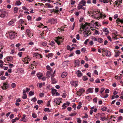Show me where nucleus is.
I'll list each match as a JSON object with an SVG mask.
<instances>
[{
  "label": "nucleus",
  "mask_w": 123,
  "mask_h": 123,
  "mask_svg": "<svg viewBox=\"0 0 123 123\" xmlns=\"http://www.w3.org/2000/svg\"><path fill=\"white\" fill-rule=\"evenodd\" d=\"M94 25H95L96 26H98V23L97 22H95V23L93 22H91L87 24V25H83L82 24L81 26H80V31H82V29H86V28H91L92 27L94 26Z\"/></svg>",
  "instance_id": "nucleus-1"
},
{
  "label": "nucleus",
  "mask_w": 123,
  "mask_h": 123,
  "mask_svg": "<svg viewBox=\"0 0 123 123\" xmlns=\"http://www.w3.org/2000/svg\"><path fill=\"white\" fill-rule=\"evenodd\" d=\"M55 70L54 72L53 73V70L52 69L51 70V72L50 71H47V72L46 75L48 77H51V78H54V77L55 75Z\"/></svg>",
  "instance_id": "nucleus-2"
},
{
  "label": "nucleus",
  "mask_w": 123,
  "mask_h": 123,
  "mask_svg": "<svg viewBox=\"0 0 123 123\" xmlns=\"http://www.w3.org/2000/svg\"><path fill=\"white\" fill-rule=\"evenodd\" d=\"M9 37L11 39H14L16 37V33L13 31H11L9 32Z\"/></svg>",
  "instance_id": "nucleus-3"
},
{
  "label": "nucleus",
  "mask_w": 123,
  "mask_h": 123,
  "mask_svg": "<svg viewBox=\"0 0 123 123\" xmlns=\"http://www.w3.org/2000/svg\"><path fill=\"white\" fill-rule=\"evenodd\" d=\"M63 40L62 37H58L55 38V41L58 45L60 44L61 42Z\"/></svg>",
  "instance_id": "nucleus-4"
},
{
  "label": "nucleus",
  "mask_w": 123,
  "mask_h": 123,
  "mask_svg": "<svg viewBox=\"0 0 123 123\" xmlns=\"http://www.w3.org/2000/svg\"><path fill=\"white\" fill-rule=\"evenodd\" d=\"M112 36V38L117 39L120 38V36L117 34V32H115L113 33Z\"/></svg>",
  "instance_id": "nucleus-5"
},
{
  "label": "nucleus",
  "mask_w": 123,
  "mask_h": 123,
  "mask_svg": "<svg viewBox=\"0 0 123 123\" xmlns=\"http://www.w3.org/2000/svg\"><path fill=\"white\" fill-rule=\"evenodd\" d=\"M31 60V58H29L27 57L23 59L22 61H23L25 64H28Z\"/></svg>",
  "instance_id": "nucleus-6"
},
{
  "label": "nucleus",
  "mask_w": 123,
  "mask_h": 123,
  "mask_svg": "<svg viewBox=\"0 0 123 123\" xmlns=\"http://www.w3.org/2000/svg\"><path fill=\"white\" fill-rule=\"evenodd\" d=\"M85 91V90L83 88H81L79 89V91L77 92V94L79 96H80L83 94Z\"/></svg>",
  "instance_id": "nucleus-7"
},
{
  "label": "nucleus",
  "mask_w": 123,
  "mask_h": 123,
  "mask_svg": "<svg viewBox=\"0 0 123 123\" xmlns=\"http://www.w3.org/2000/svg\"><path fill=\"white\" fill-rule=\"evenodd\" d=\"M102 52H104V54L107 56L109 57L111 56V53L108 50H105L103 49H102Z\"/></svg>",
  "instance_id": "nucleus-8"
},
{
  "label": "nucleus",
  "mask_w": 123,
  "mask_h": 123,
  "mask_svg": "<svg viewBox=\"0 0 123 123\" xmlns=\"http://www.w3.org/2000/svg\"><path fill=\"white\" fill-rule=\"evenodd\" d=\"M62 98H58L54 99V102L58 105H59L60 103H61Z\"/></svg>",
  "instance_id": "nucleus-9"
},
{
  "label": "nucleus",
  "mask_w": 123,
  "mask_h": 123,
  "mask_svg": "<svg viewBox=\"0 0 123 123\" xmlns=\"http://www.w3.org/2000/svg\"><path fill=\"white\" fill-rule=\"evenodd\" d=\"M94 88H89L88 89L86 90V94H88L90 93H92L93 92Z\"/></svg>",
  "instance_id": "nucleus-10"
},
{
  "label": "nucleus",
  "mask_w": 123,
  "mask_h": 123,
  "mask_svg": "<svg viewBox=\"0 0 123 123\" xmlns=\"http://www.w3.org/2000/svg\"><path fill=\"white\" fill-rule=\"evenodd\" d=\"M48 21L50 23L56 24L57 23V20L54 18L49 19Z\"/></svg>",
  "instance_id": "nucleus-11"
},
{
  "label": "nucleus",
  "mask_w": 123,
  "mask_h": 123,
  "mask_svg": "<svg viewBox=\"0 0 123 123\" xmlns=\"http://www.w3.org/2000/svg\"><path fill=\"white\" fill-rule=\"evenodd\" d=\"M91 34V32L89 31V30H86L84 32V36L85 37H87Z\"/></svg>",
  "instance_id": "nucleus-12"
},
{
  "label": "nucleus",
  "mask_w": 123,
  "mask_h": 123,
  "mask_svg": "<svg viewBox=\"0 0 123 123\" xmlns=\"http://www.w3.org/2000/svg\"><path fill=\"white\" fill-rule=\"evenodd\" d=\"M75 74L79 77H80L83 75L82 73L80 70H78L76 71Z\"/></svg>",
  "instance_id": "nucleus-13"
},
{
  "label": "nucleus",
  "mask_w": 123,
  "mask_h": 123,
  "mask_svg": "<svg viewBox=\"0 0 123 123\" xmlns=\"http://www.w3.org/2000/svg\"><path fill=\"white\" fill-rule=\"evenodd\" d=\"M80 61L79 59L76 60L74 62V65L75 67H78L80 65Z\"/></svg>",
  "instance_id": "nucleus-14"
},
{
  "label": "nucleus",
  "mask_w": 123,
  "mask_h": 123,
  "mask_svg": "<svg viewBox=\"0 0 123 123\" xmlns=\"http://www.w3.org/2000/svg\"><path fill=\"white\" fill-rule=\"evenodd\" d=\"M114 51L115 52V54L114 56L116 57H118L120 54V52L119 50H117L114 49Z\"/></svg>",
  "instance_id": "nucleus-15"
},
{
  "label": "nucleus",
  "mask_w": 123,
  "mask_h": 123,
  "mask_svg": "<svg viewBox=\"0 0 123 123\" xmlns=\"http://www.w3.org/2000/svg\"><path fill=\"white\" fill-rule=\"evenodd\" d=\"M78 81H72L71 82V84L72 86H74L75 87H76L78 86Z\"/></svg>",
  "instance_id": "nucleus-16"
},
{
  "label": "nucleus",
  "mask_w": 123,
  "mask_h": 123,
  "mask_svg": "<svg viewBox=\"0 0 123 123\" xmlns=\"http://www.w3.org/2000/svg\"><path fill=\"white\" fill-rule=\"evenodd\" d=\"M83 5L80 4V3H79L78 5L77 8L79 10H80V9H82L83 10H85L86 9V8L85 7H83Z\"/></svg>",
  "instance_id": "nucleus-17"
},
{
  "label": "nucleus",
  "mask_w": 123,
  "mask_h": 123,
  "mask_svg": "<svg viewBox=\"0 0 123 123\" xmlns=\"http://www.w3.org/2000/svg\"><path fill=\"white\" fill-rule=\"evenodd\" d=\"M6 12L4 11H2L1 13H0V17L3 18L5 17L6 15Z\"/></svg>",
  "instance_id": "nucleus-18"
},
{
  "label": "nucleus",
  "mask_w": 123,
  "mask_h": 123,
  "mask_svg": "<svg viewBox=\"0 0 123 123\" xmlns=\"http://www.w3.org/2000/svg\"><path fill=\"white\" fill-rule=\"evenodd\" d=\"M103 31L105 33V34L106 35H108L109 33L108 29L107 28L103 29Z\"/></svg>",
  "instance_id": "nucleus-19"
},
{
  "label": "nucleus",
  "mask_w": 123,
  "mask_h": 123,
  "mask_svg": "<svg viewBox=\"0 0 123 123\" xmlns=\"http://www.w3.org/2000/svg\"><path fill=\"white\" fill-rule=\"evenodd\" d=\"M23 95L22 97V98L23 99H26L27 98V96L26 95V94L25 92V90H23Z\"/></svg>",
  "instance_id": "nucleus-20"
},
{
  "label": "nucleus",
  "mask_w": 123,
  "mask_h": 123,
  "mask_svg": "<svg viewBox=\"0 0 123 123\" xmlns=\"http://www.w3.org/2000/svg\"><path fill=\"white\" fill-rule=\"evenodd\" d=\"M6 59L8 62H11L13 59V57L12 56H9L6 57Z\"/></svg>",
  "instance_id": "nucleus-21"
},
{
  "label": "nucleus",
  "mask_w": 123,
  "mask_h": 123,
  "mask_svg": "<svg viewBox=\"0 0 123 123\" xmlns=\"http://www.w3.org/2000/svg\"><path fill=\"white\" fill-rule=\"evenodd\" d=\"M37 75L38 79L40 80L41 79V77L43 76V74L42 73L39 72L37 74Z\"/></svg>",
  "instance_id": "nucleus-22"
},
{
  "label": "nucleus",
  "mask_w": 123,
  "mask_h": 123,
  "mask_svg": "<svg viewBox=\"0 0 123 123\" xmlns=\"http://www.w3.org/2000/svg\"><path fill=\"white\" fill-rule=\"evenodd\" d=\"M68 75V73L66 72H63L61 75V77L62 78L65 77Z\"/></svg>",
  "instance_id": "nucleus-23"
},
{
  "label": "nucleus",
  "mask_w": 123,
  "mask_h": 123,
  "mask_svg": "<svg viewBox=\"0 0 123 123\" xmlns=\"http://www.w3.org/2000/svg\"><path fill=\"white\" fill-rule=\"evenodd\" d=\"M45 85V83L44 82H43V83H38L37 84V86H38L39 87L41 88L43 86H44Z\"/></svg>",
  "instance_id": "nucleus-24"
},
{
  "label": "nucleus",
  "mask_w": 123,
  "mask_h": 123,
  "mask_svg": "<svg viewBox=\"0 0 123 123\" xmlns=\"http://www.w3.org/2000/svg\"><path fill=\"white\" fill-rule=\"evenodd\" d=\"M22 3L20 0H17L15 2V6H19Z\"/></svg>",
  "instance_id": "nucleus-25"
},
{
  "label": "nucleus",
  "mask_w": 123,
  "mask_h": 123,
  "mask_svg": "<svg viewBox=\"0 0 123 123\" xmlns=\"http://www.w3.org/2000/svg\"><path fill=\"white\" fill-rule=\"evenodd\" d=\"M79 3H80V4L83 5V6H85L86 2L85 0H82Z\"/></svg>",
  "instance_id": "nucleus-26"
},
{
  "label": "nucleus",
  "mask_w": 123,
  "mask_h": 123,
  "mask_svg": "<svg viewBox=\"0 0 123 123\" xmlns=\"http://www.w3.org/2000/svg\"><path fill=\"white\" fill-rule=\"evenodd\" d=\"M15 20H11L10 21H9L8 23V25H10L13 24L15 22Z\"/></svg>",
  "instance_id": "nucleus-27"
},
{
  "label": "nucleus",
  "mask_w": 123,
  "mask_h": 123,
  "mask_svg": "<svg viewBox=\"0 0 123 123\" xmlns=\"http://www.w3.org/2000/svg\"><path fill=\"white\" fill-rule=\"evenodd\" d=\"M3 84V86L1 87V88L3 89L4 90L8 88V87L6 86V83H4Z\"/></svg>",
  "instance_id": "nucleus-28"
},
{
  "label": "nucleus",
  "mask_w": 123,
  "mask_h": 123,
  "mask_svg": "<svg viewBox=\"0 0 123 123\" xmlns=\"http://www.w3.org/2000/svg\"><path fill=\"white\" fill-rule=\"evenodd\" d=\"M26 117V115H24L21 118V121H23L24 122H25L26 121V120L25 119V118Z\"/></svg>",
  "instance_id": "nucleus-29"
},
{
  "label": "nucleus",
  "mask_w": 123,
  "mask_h": 123,
  "mask_svg": "<svg viewBox=\"0 0 123 123\" xmlns=\"http://www.w3.org/2000/svg\"><path fill=\"white\" fill-rule=\"evenodd\" d=\"M33 62L34 63V64L31 63V65H30L29 66V67L30 68L33 69L34 68V67H32V66L33 65L34 66H36L37 65V63L35 61H34Z\"/></svg>",
  "instance_id": "nucleus-30"
},
{
  "label": "nucleus",
  "mask_w": 123,
  "mask_h": 123,
  "mask_svg": "<svg viewBox=\"0 0 123 123\" xmlns=\"http://www.w3.org/2000/svg\"><path fill=\"white\" fill-rule=\"evenodd\" d=\"M37 27H38L42 28H43L46 27V26H44L43 24L41 23H40L37 26Z\"/></svg>",
  "instance_id": "nucleus-31"
},
{
  "label": "nucleus",
  "mask_w": 123,
  "mask_h": 123,
  "mask_svg": "<svg viewBox=\"0 0 123 123\" xmlns=\"http://www.w3.org/2000/svg\"><path fill=\"white\" fill-rule=\"evenodd\" d=\"M45 5L47 6V7L53 8V6L52 5H51V4L49 3H46Z\"/></svg>",
  "instance_id": "nucleus-32"
},
{
  "label": "nucleus",
  "mask_w": 123,
  "mask_h": 123,
  "mask_svg": "<svg viewBox=\"0 0 123 123\" xmlns=\"http://www.w3.org/2000/svg\"><path fill=\"white\" fill-rule=\"evenodd\" d=\"M44 31H42V33L40 34L39 35V37L41 39H43L44 38Z\"/></svg>",
  "instance_id": "nucleus-33"
},
{
  "label": "nucleus",
  "mask_w": 123,
  "mask_h": 123,
  "mask_svg": "<svg viewBox=\"0 0 123 123\" xmlns=\"http://www.w3.org/2000/svg\"><path fill=\"white\" fill-rule=\"evenodd\" d=\"M30 31L28 29H27L26 30V34L28 36V37H30Z\"/></svg>",
  "instance_id": "nucleus-34"
},
{
  "label": "nucleus",
  "mask_w": 123,
  "mask_h": 123,
  "mask_svg": "<svg viewBox=\"0 0 123 123\" xmlns=\"http://www.w3.org/2000/svg\"><path fill=\"white\" fill-rule=\"evenodd\" d=\"M98 41L99 43H101L103 42V40L102 38H98Z\"/></svg>",
  "instance_id": "nucleus-35"
},
{
  "label": "nucleus",
  "mask_w": 123,
  "mask_h": 123,
  "mask_svg": "<svg viewBox=\"0 0 123 123\" xmlns=\"http://www.w3.org/2000/svg\"><path fill=\"white\" fill-rule=\"evenodd\" d=\"M51 80L52 83L54 84L56 83V80L54 78H51Z\"/></svg>",
  "instance_id": "nucleus-36"
},
{
  "label": "nucleus",
  "mask_w": 123,
  "mask_h": 123,
  "mask_svg": "<svg viewBox=\"0 0 123 123\" xmlns=\"http://www.w3.org/2000/svg\"><path fill=\"white\" fill-rule=\"evenodd\" d=\"M34 56H36V57L37 56L39 57H40V58H42V56L40 54H34ZM37 58V57H36Z\"/></svg>",
  "instance_id": "nucleus-37"
},
{
  "label": "nucleus",
  "mask_w": 123,
  "mask_h": 123,
  "mask_svg": "<svg viewBox=\"0 0 123 123\" xmlns=\"http://www.w3.org/2000/svg\"><path fill=\"white\" fill-rule=\"evenodd\" d=\"M18 7H15L14 8L13 12L14 13H17L18 12Z\"/></svg>",
  "instance_id": "nucleus-38"
},
{
  "label": "nucleus",
  "mask_w": 123,
  "mask_h": 123,
  "mask_svg": "<svg viewBox=\"0 0 123 123\" xmlns=\"http://www.w3.org/2000/svg\"><path fill=\"white\" fill-rule=\"evenodd\" d=\"M40 43L41 44H42L43 46H45L47 45V42H40Z\"/></svg>",
  "instance_id": "nucleus-39"
},
{
  "label": "nucleus",
  "mask_w": 123,
  "mask_h": 123,
  "mask_svg": "<svg viewBox=\"0 0 123 123\" xmlns=\"http://www.w3.org/2000/svg\"><path fill=\"white\" fill-rule=\"evenodd\" d=\"M57 90L55 89H53L52 90V92L53 95H54L56 92Z\"/></svg>",
  "instance_id": "nucleus-40"
},
{
  "label": "nucleus",
  "mask_w": 123,
  "mask_h": 123,
  "mask_svg": "<svg viewBox=\"0 0 123 123\" xmlns=\"http://www.w3.org/2000/svg\"><path fill=\"white\" fill-rule=\"evenodd\" d=\"M18 22L19 23V24L21 25L23 24L24 23L23 20L22 19H20L19 20Z\"/></svg>",
  "instance_id": "nucleus-41"
},
{
  "label": "nucleus",
  "mask_w": 123,
  "mask_h": 123,
  "mask_svg": "<svg viewBox=\"0 0 123 123\" xmlns=\"http://www.w3.org/2000/svg\"><path fill=\"white\" fill-rule=\"evenodd\" d=\"M19 119L18 117H16L15 119H12V123H14L16 122V120H18Z\"/></svg>",
  "instance_id": "nucleus-42"
},
{
  "label": "nucleus",
  "mask_w": 123,
  "mask_h": 123,
  "mask_svg": "<svg viewBox=\"0 0 123 123\" xmlns=\"http://www.w3.org/2000/svg\"><path fill=\"white\" fill-rule=\"evenodd\" d=\"M11 86L12 88H15L16 86V85L15 83H13L11 84Z\"/></svg>",
  "instance_id": "nucleus-43"
},
{
  "label": "nucleus",
  "mask_w": 123,
  "mask_h": 123,
  "mask_svg": "<svg viewBox=\"0 0 123 123\" xmlns=\"http://www.w3.org/2000/svg\"><path fill=\"white\" fill-rule=\"evenodd\" d=\"M81 103L80 102H79L78 104V105L77 107V108L78 109H80L81 107Z\"/></svg>",
  "instance_id": "nucleus-44"
},
{
  "label": "nucleus",
  "mask_w": 123,
  "mask_h": 123,
  "mask_svg": "<svg viewBox=\"0 0 123 123\" xmlns=\"http://www.w3.org/2000/svg\"><path fill=\"white\" fill-rule=\"evenodd\" d=\"M94 109V106H93L92 107H91L90 108V114L91 115H92V113H93V109Z\"/></svg>",
  "instance_id": "nucleus-45"
},
{
  "label": "nucleus",
  "mask_w": 123,
  "mask_h": 123,
  "mask_svg": "<svg viewBox=\"0 0 123 123\" xmlns=\"http://www.w3.org/2000/svg\"><path fill=\"white\" fill-rule=\"evenodd\" d=\"M32 117L34 118H37V115L35 113H33L32 114Z\"/></svg>",
  "instance_id": "nucleus-46"
},
{
  "label": "nucleus",
  "mask_w": 123,
  "mask_h": 123,
  "mask_svg": "<svg viewBox=\"0 0 123 123\" xmlns=\"http://www.w3.org/2000/svg\"><path fill=\"white\" fill-rule=\"evenodd\" d=\"M121 19L119 18H117L116 20V23L117 25H118L121 23Z\"/></svg>",
  "instance_id": "nucleus-47"
},
{
  "label": "nucleus",
  "mask_w": 123,
  "mask_h": 123,
  "mask_svg": "<svg viewBox=\"0 0 123 123\" xmlns=\"http://www.w3.org/2000/svg\"><path fill=\"white\" fill-rule=\"evenodd\" d=\"M44 111L45 112H50L51 111L49 108H45L44 110Z\"/></svg>",
  "instance_id": "nucleus-48"
},
{
  "label": "nucleus",
  "mask_w": 123,
  "mask_h": 123,
  "mask_svg": "<svg viewBox=\"0 0 123 123\" xmlns=\"http://www.w3.org/2000/svg\"><path fill=\"white\" fill-rule=\"evenodd\" d=\"M29 94L30 96L33 95H34V92L31 91L29 92Z\"/></svg>",
  "instance_id": "nucleus-49"
},
{
  "label": "nucleus",
  "mask_w": 123,
  "mask_h": 123,
  "mask_svg": "<svg viewBox=\"0 0 123 123\" xmlns=\"http://www.w3.org/2000/svg\"><path fill=\"white\" fill-rule=\"evenodd\" d=\"M55 43V42L53 41H52L49 44L51 45V46L53 47L54 46V44Z\"/></svg>",
  "instance_id": "nucleus-50"
},
{
  "label": "nucleus",
  "mask_w": 123,
  "mask_h": 123,
  "mask_svg": "<svg viewBox=\"0 0 123 123\" xmlns=\"http://www.w3.org/2000/svg\"><path fill=\"white\" fill-rule=\"evenodd\" d=\"M81 51L83 53H85L86 51V48H83L82 49Z\"/></svg>",
  "instance_id": "nucleus-51"
},
{
  "label": "nucleus",
  "mask_w": 123,
  "mask_h": 123,
  "mask_svg": "<svg viewBox=\"0 0 123 123\" xmlns=\"http://www.w3.org/2000/svg\"><path fill=\"white\" fill-rule=\"evenodd\" d=\"M100 120L102 121H104L106 119V117H100Z\"/></svg>",
  "instance_id": "nucleus-52"
},
{
  "label": "nucleus",
  "mask_w": 123,
  "mask_h": 123,
  "mask_svg": "<svg viewBox=\"0 0 123 123\" xmlns=\"http://www.w3.org/2000/svg\"><path fill=\"white\" fill-rule=\"evenodd\" d=\"M76 114L77 113L75 112L71 113V114H69V116H70L72 117L76 115Z\"/></svg>",
  "instance_id": "nucleus-53"
},
{
  "label": "nucleus",
  "mask_w": 123,
  "mask_h": 123,
  "mask_svg": "<svg viewBox=\"0 0 123 123\" xmlns=\"http://www.w3.org/2000/svg\"><path fill=\"white\" fill-rule=\"evenodd\" d=\"M82 79L84 81H85L88 80V78L86 76H84L82 78Z\"/></svg>",
  "instance_id": "nucleus-54"
},
{
  "label": "nucleus",
  "mask_w": 123,
  "mask_h": 123,
  "mask_svg": "<svg viewBox=\"0 0 123 123\" xmlns=\"http://www.w3.org/2000/svg\"><path fill=\"white\" fill-rule=\"evenodd\" d=\"M62 107H63V108H62V109H66L67 107L66 106V104L65 103H64L62 105Z\"/></svg>",
  "instance_id": "nucleus-55"
},
{
  "label": "nucleus",
  "mask_w": 123,
  "mask_h": 123,
  "mask_svg": "<svg viewBox=\"0 0 123 123\" xmlns=\"http://www.w3.org/2000/svg\"><path fill=\"white\" fill-rule=\"evenodd\" d=\"M46 68L48 70H50L49 71H50V72H51V70L52 69L51 68L50 66L49 65L47 66Z\"/></svg>",
  "instance_id": "nucleus-56"
},
{
  "label": "nucleus",
  "mask_w": 123,
  "mask_h": 123,
  "mask_svg": "<svg viewBox=\"0 0 123 123\" xmlns=\"http://www.w3.org/2000/svg\"><path fill=\"white\" fill-rule=\"evenodd\" d=\"M95 82L97 83H100V79L99 78H97L95 80Z\"/></svg>",
  "instance_id": "nucleus-57"
},
{
  "label": "nucleus",
  "mask_w": 123,
  "mask_h": 123,
  "mask_svg": "<svg viewBox=\"0 0 123 123\" xmlns=\"http://www.w3.org/2000/svg\"><path fill=\"white\" fill-rule=\"evenodd\" d=\"M54 9V14L55 13H58V12H59V10L58 9Z\"/></svg>",
  "instance_id": "nucleus-58"
},
{
  "label": "nucleus",
  "mask_w": 123,
  "mask_h": 123,
  "mask_svg": "<svg viewBox=\"0 0 123 123\" xmlns=\"http://www.w3.org/2000/svg\"><path fill=\"white\" fill-rule=\"evenodd\" d=\"M86 99L88 100H90L91 99V97L90 95H89L86 97Z\"/></svg>",
  "instance_id": "nucleus-59"
},
{
  "label": "nucleus",
  "mask_w": 123,
  "mask_h": 123,
  "mask_svg": "<svg viewBox=\"0 0 123 123\" xmlns=\"http://www.w3.org/2000/svg\"><path fill=\"white\" fill-rule=\"evenodd\" d=\"M37 100V99L35 97L32 98V99L31 100V101L33 102H36Z\"/></svg>",
  "instance_id": "nucleus-60"
},
{
  "label": "nucleus",
  "mask_w": 123,
  "mask_h": 123,
  "mask_svg": "<svg viewBox=\"0 0 123 123\" xmlns=\"http://www.w3.org/2000/svg\"><path fill=\"white\" fill-rule=\"evenodd\" d=\"M37 102L38 104L40 105L42 103H43V101L42 100H38L37 101Z\"/></svg>",
  "instance_id": "nucleus-61"
},
{
  "label": "nucleus",
  "mask_w": 123,
  "mask_h": 123,
  "mask_svg": "<svg viewBox=\"0 0 123 123\" xmlns=\"http://www.w3.org/2000/svg\"><path fill=\"white\" fill-rule=\"evenodd\" d=\"M25 90V93L26 92H29L30 90V89L29 88H26Z\"/></svg>",
  "instance_id": "nucleus-62"
},
{
  "label": "nucleus",
  "mask_w": 123,
  "mask_h": 123,
  "mask_svg": "<svg viewBox=\"0 0 123 123\" xmlns=\"http://www.w3.org/2000/svg\"><path fill=\"white\" fill-rule=\"evenodd\" d=\"M71 4L72 5H74L75 3V1L73 0H71L70 1Z\"/></svg>",
  "instance_id": "nucleus-63"
},
{
  "label": "nucleus",
  "mask_w": 123,
  "mask_h": 123,
  "mask_svg": "<svg viewBox=\"0 0 123 123\" xmlns=\"http://www.w3.org/2000/svg\"><path fill=\"white\" fill-rule=\"evenodd\" d=\"M75 53L77 54H80V50H78L75 51Z\"/></svg>",
  "instance_id": "nucleus-64"
}]
</instances>
